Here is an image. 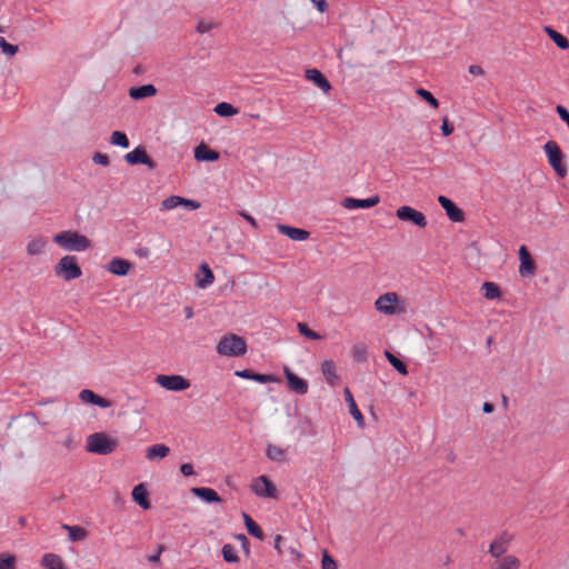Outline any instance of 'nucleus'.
Segmentation results:
<instances>
[{
    "label": "nucleus",
    "instance_id": "49",
    "mask_svg": "<svg viewBox=\"0 0 569 569\" xmlns=\"http://www.w3.org/2000/svg\"><path fill=\"white\" fill-rule=\"evenodd\" d=\"M441 132L445 137H448L453 132V126L449 122L447 117L442 119Z\"/></svg>",
    "mask_w": 569,
    "mask_h": 569
},
{
    "label": "nucleus",
    "instance_id": "54",
    "mask_svg": "<svg viewBox=\"0 0 569 569\" xmlns=\"http://www.w3.org/2000/svg\"><path fill=\"white\" fill-rule=\"evenodd\" d=\"M240 216L242 218H244L251 224L252 228L258 229V222H257V220L252 216H250V214H248L247 212H243V211L240 212Z\"/></svg>",
    "mask_w": 569,
    "mask_h": 569
},
{
    "label": "nucleus",
    "instance_id": "22",
    "mask_svg": "<svg viewBox=\"0 0 569 569\" xmlns=\"http://www.w3.org/2000/svg\"><path fill=\"white\" fill-rule=\"evenodd\" d=\"M321 372L328 385L335 387L339 382V376L337 375V367L332 360H325L321 363Z\"/></svg>",
    "mask_w": 569,
    "mask_h": 569
},
{
    "label": "nucleus",
    "instance_id": "38",
    "mask_svg": "<svg viewBox=\"0 0 569 569\" xmlns=\"http://www.w3.org/2000/svg\"><path fill=\"white\" fill-rule=\"evenodd\" d=\"M214 112L220 117H230L237 114L238 109L228 102H220L214 107Z\"/></svg>",
    "mask_w": 569,
    "mask_h": 569
},
{
    "label": "nucleus",
    "instance_id": "19",
    "mask_svg": "<svg viewBox=\"0 0 569 569\" xmlns=\"http://www.w3.org/2000/svg\"><path fill=\"white\" fill-rule=\"evenodd\" d=\"M196 283L200 289H207L214 281V274L207 263H202L196 274Z\"/></svg>",
    "mask_w": 569,
    "mask_h": 569
},
{
    "label": "nucleus",
    "instance_id": "37",
    "mask_svg": "<svg viewBox=\"0 0 569 569\" xmlns=\"http://www.w3.org/2000/svg\"><path fill=\"white\" fill-rule=\"evenodd\" d=\"M481 289L483 296L489 300L499 299L501 296L499 287L493 282H485Z\"/></svg>",
    "mask_w": 569,
    "mask_h": 569
},
{
    "label": "nucleus",
    "instance_id": "17",
    "mask_svg": "<svg viewBox=\"0 0 569 569\" xmlns=\"http://www.w3.org/2000/svg\"><path fill=\"white\" fill-rule=\"evenodd\" d=\"M284 376L287 378L288 387L290 390L295 391L298 395H306L308 392V383L306 380L296 376L288 368H284Z\"/></svg>",
    "mask_w": 569,
    "mask_h": 569
},
{
    "label": "nucleus",
    "instance_id": "21",
    "mask_svg": "<svg viewBox=\"0 0 569 569\" xmlns=\"http://www.w3.org/2000/svg\"><path fill=\"white\" fill-rule=\"evenodd\" d=\"M79 399L82 402L92 403L100 408H109L111 406L109 400L96 395L93 391H91L89 389L81 390L79 393Z\"/></svg>",
    "mask_w": 569,
    "mask_h": 569
},
{
    "label": "nucleus",
    "instance_id": "20",
    "mask_svg": "<svg viewBox=\"0 0 569 569\" xmlns=\"http://www.w3.org/2000/svg\"><path fill=\"white\" fill-rule=\"evenodd\" d=\"M278 231L293 241H305L309 238V231L300 228H295L286 224H278Z\"/></svg>",
    "mask_w": 569,
    "mask_h": 569
},
{
    "label": "nucleus",
    "instance_id": "51",
    "mask_svg": "<svg viewBox=\"0 0 569 569\" xmlns=\"http://www.w3.org/2000/svg\"><path fill=\"white\" fill-rule=\"evenodd\" d=\"M237 540L241 542V547L246 553L250 552V546L247 537L243 533H239L236 536Z\"/></svg>",
    "mask_w": 569,
    "mask_h": 569
},
{
    "label": "nucleus",
    "instance_id": "26",
    "mask_svg": "<svg viewBox=\"0 0 569 569\" xmlns=\"http://www.w3.org/2000/svg\"><path fill=\"white\" fill-rule=\"evenodd\" d=\"M194 159L197 161H217L219 153L210 149L206 143L201 142L194 148Z\"/></svg>",
    "mask_w": 569,
    "mask_h": 569
},
{
    "label": "nucleus",
    "instance_id": "25",
    "mask_svg": "<svg viewBox=\"0 0 569 569\" xmlns=\"http://www.w3.org/2000/svg\"><path fill=\"white\" fill-rule=\"evenodd\" d=\"M343 395H345V400L348 403L350 415L357 421L359 427H363L365 426L363 416H362L361 411L358 409L350 389L345 388Z\"/></svg>",
    "mask_w": 569,
    "mask_h": 569
},
{
    "label": "nucleus",
    "instance_id": "6",
    "mask_svg": "<svg viewBox=\"0 0 569 569\" xmlns=\"http://www.w3.org/2000/svg\"><path fill=\"white\" fill-rule=\"evenodd\" d=\"M543 150L548 158L549 164L557 172V174L561 178L566 177L568 170H567V167L562 162L563 154H562V151H561L560 147L558 146V143L553 140H550L545 143Z\"/></svg>",
    "mask_w": 569,
    "mask_h": 569
},
{
    "label": "nucleus",
    "instance_id": "32",
    "mask_svg": "<svg viewBox=\"0 0 569 569\" xmlns=\"http://www.w3.org/2000/svg\"><path fill=\"white\" fill-rule=\"evenodd\" d=\"M543 31L548 34V37L555 42V44L558 48L562 50L569 49V40L561 33L556 31L553 28H551L550 26H545Z\"/></svg>",
    "mask_w": 569,
    "mask_h": 569
},
{
    "label": "nucleus",
    "instance_id": "44",
    "mask_svg": "<svg viewBox=\"0 0 569 569\" xmlns=\"http://www.w3.org/2000/svg\"><path fill=\"white\" fill-rule=\"evenodd\" d=\"M0 569H16V557L8 553H1Z\"/></svg>",
    "mask_w": 569,
    "mask_h": 569
},
{
    "label": "nucleus",
    "instance_id": "15",
    "mask_svg": "<svg viewBox=\"0 0 569 569\" xmlns=\"http://www.w3.org/2000/svg\"><path fill=\"white\" fill-rule=\"evenodd\" d=\"M519 273L522 277L532 276L536 271V263L526 246L519 248Z\"/></svg>",
    "mask_w": 569,
    "mask_h": 569
},
{
    "label": "nucleus",
    "instance_id": "50",
    "mask_svg": "<svg viewBox=\"0 0 569 569\" xmlns=\"http://www.w3.org/2000/svg\"><path fill=\"white\" fill-rule=\"evenodd\" d=\"M94 163L101 164V166H108L109 164V157L106 153H96L92 158Z\"/></svg>",
    "mask_w": 569,
    "mask_h": 569
},
{
    "label": "nucleus",
    "instance_id": "24",
    "mask_svg": "<svg viewBox=\"0 0 569 569\" xmlns=\"http://www.w3.org/2000/svg\"><path fill=\"white\" fill-rule=\"evenodd\" d=\"M158 92L153 84H143L140 87H132L129 89V97L133 100H141L156 96Z\"/></svg>",
    "mask_w": 569,
    "mask_h": 569
},
{
    "label": "nucleus",
    "instance_id": "55",
    "mask_svg": "<svg viewBox=\"0 0 569 569\" xmlns=\"http://www.w3.org/2000/svg\"><path fill=\"white\" fill-rule=\"evenodd\" d=\"M320 12H325L328 9L326 0H310Z\"/></svg>",
    "mask_w": 569,
    "mask_h": 569
},
{
    "label": "nucleus",
    "instance_id": "5",
    "mask_svg": "<svg viewBox=\"0 0 569 569\" xmlns=\"http://www.w3.org/2000/svg\"><path fill=\"white\" fill-rule=\"evenodd\" d=\"M54 274L64 281H71L82 276V270L74 256L62 257L53 268Z\"/></svg>",
    "mask_w": 569,
    "mask_h": 569
},
{
    "label": "nucleus",
    "instance_id": "53",
    "mask_svg": "<svg viewBox=\"0 0 569 569\" xmlns=\"http://www.w3.org/2000/svg\"><path fill=\"white\" fill-rule=\"evenodd\" d=\"M252 371L248 370V369H244V370H237L234 372V375L237 377H240V378H243V379H248V380H252Z\"/></svg>",
    "mask_w": 569,
    "mask_h": 569
},
{
    "label": "nucleus",
    "instance_id": "28",
    "mask_svg": "<svg viewBox=\"0 0 569 569\" xmlns=\"http://www.w3.org/2000/svg\"><path fill=\"white\" fill-rule=\"evenodd\" d=\"M132 499L144 510H148L151 507L148 499V491L143 483H139L133 488Z\"/></svg>",
    "mask_w": 569,
    "mask_h": 569
},
{
    "label": "nucleus",
    "instance_id": "12",
    "mask_svg": "<svg viewBox=\"0 0 569 569\" xmlns=\"http://www.w3.org/2000/svg\"><path fill=\"white\" fill-rule=\"evenodd\" d=\"M124 160L131 166L142 163L148 166L150 169L156 168V162L148 156L146 149L142 147H138L128 152L124 156Z\"/></svg>",
    "mask_w": 569,
    "mask_h": 569
},
{
    "label": "nucleus",
    "instance_id": "43",
    "mask_svg": "<svg viewBox=\"0 0 569 569\" xmlns=\"http://www.w3.org/2000/svg\"><path fill=\"white\" fill-rule=\"evenodd\" d=\"M298 330L302 336H305L308 339H311V340H320L321 339V336L319 333L309 329V327L303 322L298 323Z\"/></svg>",
    "mask_w": 569,
    "mask_h": 569
},
{
    "label": "nucleus",
    "instance_id": "57",
    "mask_svg": "<svg viewBox=\"0 0 569 569\" xmlns=\"http://www.w3.org/2000/svg\"><path fill=\"white\" fill-rule=\"evenodd\" d=\"M162 551H163V547L160 546L159 549H158V552L156 555H152V556L149 557V561L158 562L160 560V555H161Z\"/></svg>",
    "mask_w": 569,
    "mask_h": 569
},
{
    "label": "nucleus",
    "instance_id": "30",
    "mask_svg": "<svg viewBox=\"0 0 569 569\" xmlns=\"http://www.w3.org/2000/svg\"><path fill=\"white\" fill-rule=\"evenodd\" d=\"M170 452V448L163 443L150 446L146 450V458L150 461L166 458Z\"/></svg>",
    "mask_w": 569,
    "mask_h": 569
},
{
    "label": "nucleus",
    "instance_id": "48",
    "mask_svg": "<svg viewBox=\"0 0 569 569\" xmlns=\"http://www.w3.org/2000/svg\"><path fill=\"white\" fill-rule=\"evenodd\" d=\"M321 568L322 569H338L336 561L328 555L327 551H325L322 555Z\"/></svg>",
    "mask_w": 569,
    "mask_h": 569
},
{
    "label": "nucleus",
    "instance_id": "34",
    "mask_svg": "<svg viewBox=\"0 0 569 569\" xmlns=\"http://www.w3.org/2000/svg\"><path fill=\"white\" fill-rule=\"evenodd\" d=\"M248 532L254 538L262 540L264 535L260 526L246 512L242 513Z\"/></svg>",
    "mask_w": 569,
    "mask_h": 569
},
{
    "label": "nucleus",
    "instance_id": "18",
    "mask_svg": "<svg viewBox=\"0 0 569 569\" xmlns=\"http://www.w3.org/2000/svg\"><path fill=\"white\" fill-rule=\"evenodd\" d=\"M48 240L42 236H37L29 239L26 252L29 257L41 256L46 252Z\"/></svg>",
    "mask_w": 569,
    "mask_h": 569
},
{
    "label": "nucleus",
    "instance_id": "7",
    "mask_svg": "<svg viewBox=\"0 0 569 569\" xmlns=\"http://www.w3.org/2000/svg\"><path fill=\"white\" fill-rule=\"evenodd\" d=\"M156 382L170 391H183L190 388V381L180 375H158Z\"/></svg>",
    "mask_w": 569,
    "mask_h": 569
},
{
    "label": "nucleus",
    "instance_id": "10",
    "mask_svg": "<svg viewBox=\"0 0 569 569\" xmlns=\"http://www.w3.org/2000/svg\"><path fill=\"white\" fill-rule=\"evenodd\" d=\"M396 216L399 220L410 221L419 228H425L427 226L426 216L422 212L409 206H402L398 208Z\"/></svg>",
    "mask_w": 569,
    "mask_h": 569
},
{
    "label": "nucleus",
    "instance_id": "61",
    "mask_svg": "<svg viewBox=\"0 0 569 569\" xmlns=\"http://www.w3.org/2000/svg\"><path fill=\"white\" fill-rule=\"evenodd\" d=\"M282 540V537L280 535H278L276 538H274V548L281 552V549H280V542Z\"/></svg>",
    "mask_w": 569,
    "mask_h": 569
},
{
    "label": "nucleus",
    "instance_id": "23",
    "mask_svg": "<svg viewBox=\"0 0 569 569\" xmlns=\"http://www.w3.org/2000/svg\"><path fill=\"white\" fill-rule=\"evenodd\" d=\"M306 78L313 82L323 92H328L331 89L330 82L318 69H308L306 71Z\"/></svg>",
    "mask_w": 569,
    "mask_h": 569
},
{
    "label": "nucleus",
    "instance_id": "13",
    "mask_svg": "<svg viewBox=\"0 0 569 569\" xmlns=\"http://www.w3.org/2000/svg\"><path fill=\"white\" fill-rule=\"evenodd\" d=\"M379 202H380V197L376 194V196H372L367 199H356L352 197H346L342 200L341 204L343 208H346L348 210H353V209L372 208V207L377 206Z\"/></svg>",
    "mask_w": 569,
    "mask_h": 569
},
{
    "label": "nucleus",
    "instance_id": "59",
    "mask_svg": "<svg viewBox=\"0 0 569 569\" xmlns=\"http://www.w3.org/2000/svg\"><path fill=\"white\" fill-rule=\"evenodd\" d=\"M183 311L187 319H191L193 317V309L191 307H184Z\"/></svg>",
    "mask_w": 569,
    "mask_h": 569
},
{
    "label": "nucleus",
    "instance_id": "27",
    "mask_svg": "<svg viewBox=\"0 0 569 569\" xmlns=\"http://www.w3.org/2000/svg\"><path fill=\"white\" fill-rule=\"evenodd\" d=\"M131 269V263L121 258H113L108 266V271L116 276H126Z\"/></svg>",
    "mask_w": 569,
    "mask_h": 569
},
{
    "label": "nucleus",
    "instance_id": "9",
    "mask_svg": "<svg viewBox=\"0 0 569 569\" xmlns=\"http://www.w3.org/2000/svg\"><path fill=\"white\" fill-rule=\"evenodd\" d=\"M513 536L507 531L496 537L489 545L488 552L492 558H499L500 556L508 555L507 551L510 547Z\"/></svg>",
    "mask_w": 569,
    "mask_h": 569
},
{
    "label": "nucleus",
    "instance_id": "8",
    "mask_svg": "<svg viewBox=\"0 0 569 569\" xmlns=\"http://www.w3.org/2000/svg\"><path fill=\"white\" fill-rule=\"evenodd\" d=\"M178 207H184L188 210H197L201 207V203L196 200L187 199L180 196H170L163 199L160 204V209L162 211H170Z\"/></svg>",
    "mask_w": 569,
    "mask_h": 569
},
{
    "label": "nucleus",
    "instance_id": "60",
    "mask_svg": "<svg viewBox=\"0 0 569 569\" xmlns=\"http://www.w3.org/2000/svg\"><path fill=\"white\" fill-rule=\"evenodd\" d=\"M64 447L68 449L73 448V439L71 436H68L67 439L63 442Z\"/></svg>",
    "mask_w": 569,
    "mask_h": 569
},
{
    "label": "nucleus",
    "instance_id": "3",
    "mask_svg": "<svg viewBox=\"0 0 569 569\" xmlns=\"http://www.w3.org/2000/svg\"><path fill=\"white\" fill-rule=\"evenodd\" d=\"M118 447V440L106 432H94L87 438L86 449L88 452L107 456Z\"/></svg>",
    "mask_w": 569,
    "mask_h": 569
},
{
    "label": "nucleus",
    "instance_id": "42",
    "mask_svg": "<svg viewBox=\"0 0 569 569\" xmlns=\"http://www.w3.org/2000/svg\"><path fill=\"white\" fill-rule=\"evenodd\" d=\"M352 357L356 361L362 362L367 360L368 350L365 345H355L351 349Z\"/></svg>",
    "mask_w": 569,
    "mask_h": 569
},
{
    "label": "nucleus",
    "instance_id": "45",
    "mask_svg": "<svg viewBox=\"0 0 569 569\" xmlns=\"http://www.w3.org/2000/svg\"><path fill=\"white\" fill-rule=\"evenodd\" d=\"M0 48L2 52L8 57H13L18 52V46L7 42V40L0 36Z\"/></svg>",
    "mask_w": 569,
    "mask_h": 569
},
{
    "label": "nucleus",
    "instance_id": "14",
    "mask_svg": "<svg viewBox=\"0 0 569 569\" xmlns=\"http://www.w3.org/2000/svg\"><path fill=\"white\" fill-rule=\"evenodd\" d=\"M493 559L495 561L490 565V569H521L522 567L521 559L513 553H508Z\"/></svg>",
    "mask_w": 569,
    "mask_h": 569
},
{
    "label": "nucleus",
    "instance_id": "47",
    "mask_svg": "<svg viewBox=\"0 0 569 569\" xmlns=\"http://www.w3.org/2000/svg\"><path fill=\"white\" fill-rule=\"evenodd\" d=\"M214 28H217V24L214 22H211V21L200 20L198 22V24H197V31L199 33H207V32L211 31Z\"/></svg>",
    "mask_w": 569,
    "mask_h": 569
},
{
    "label": "nucleus",
    "instance_id": "58",
    "mask_svg": "<svg viewBox=\"0 0 569 569\" xmlns=\"http://www.w3.org/2000/svg\"><path fill=\"white\" fill-rule=\"evenodd\" d=\"M482 410H483L485 413H491V412H493L495 407L490 402H485L483 406H482Z\"/></svg>",
    "mask_w": 569,
    "mask_h": 569
},
{
    "label": "nucleus",
    "instance_id": "52",
    "mask_svg": "<svg viewBox=\"0 0 569 569\" xmlns=\"http://www.w3.org/2000/svg\"><path fill=\"white\" fill-rule=\"evenodd\" d=\"M180 471L186 477L192 476L194 473L193 466L191 463L181 465Z\"/></svg>",
    "mask_w": 569,
    "mask_h": 569
},
{
    "label": "nucleus",
    "instance_id": "29",
    "mask_svg": "<svg viewBox=\"0 0 569 569\" xmlns=\"http://www.w3.org/2000/svg\"><path fill=\"white\" fill-rule=\"evenodd\" d=\"M191 492L198 498L204 500L206 502H221L222 499L219 495L211 488L207 487H194L191 489Z\"/></svg>",
    "mask_w": 569,
    "mask_h": 569
},
{
    "label": "nucleus",
    "instance_id": "31",
    "mask_svg": "<svg viewBox=\"0 0 569 569\" xmlns=\"http://www.w3.org/2000/svg\"><path fill=\"white\" fill-rule=\"evenodd\" d=\"M43 569H66L63 560L56 553H46L41 559Z\"/></svg>",
    "mask_w": 569,
    "mask_h": 569
},
{
    "label": "nucleus",
    "instance_id": "2",
    "mask_svg": "<svg viewBox=\"0 0 569 569\" xmlns=\"http://www.w3.org/2000/svg\"><path fill=\"white\" fill-rule=\"evenodd\" d=\"M375 308L386 316H395L406 313L408 303L397 292L391 291L380 295L375 301Z\"/></svg>",
    "mask_w": 569,
    "mask_h": 569
},
{
    "label": "nucleus",
    "instance_id": "41",
    "mask_svg": "<svg viewBox=\"0 0 569 569\" xmlns=\"http://www.w3.org/2000/svg\"><path fill=\"white\" fill-rule=\"evenodd\" d=\"M418 97L428 102L432 108L437 109L439 107V101L432 96L431 92L423 88H418L416 90Z\"/></svg>",
    "mask_w": 569,
    "mask_h": 569
},
{
    "label": "nucleus",
    "instance_id": "62",
    "mask_svg": "<svg viewBox=\"0 0 569 569\" xmlns=\"http://www.w3.org/2000/svg\"><path fill=\"white\" fill-rule=\"evenodd\" d=\"M139 254L141 257H147L148 256V249H141Z\"/></svg>",
    "mask_w": 569,
    "mask_h": 569
},
{
    "label": "nucleus",
    "instance_id": "35",
    "mask_svg": "<svg viewBox=\"0 0 569 569\" xmlns=\"http://www.w3.org/2000/svg\"><path fill=\"white\" fill-rule=\"evenodd\" d=\"M61 528L68 531V536L71 541H81L88 536L87 530L80 526L62 525Z\"/></svg>",
    "mask_w": 569,
    "mask_h": 569
},
{
    "label": "nucleus",
    "instance_id": "40",
    "mask_svg": "<svg viewBox=\"0 0 569 569\" xmlns=\"http://www.w3.org/2000/svg\"><path fill=\"white\" fill-rule=\"evenodd\" d=\"M222 557L227 562L234 563L238 562L239 557L233 546L226 543L222 547Z\"/></svg>",
    "mask_w": 569,
    "mask_h": 569
},
{
    "label": "nucleus",
    "instance_id": "36",
    "mask_svg": "<svg viewBox=\"0 0 569 569\" xmlns=\"http://www.w3.org/2000/svg\"><path fill=\"white\" fill-rule=\"evenodd\" d=\"M385 356L389 363L401 375L406 376L408 375L407 365L401 361L399 358H397L393 353L390 351H385Z\"/></svg>",
    "mask_w": 569,
    "mask_h": 569
},
{
    "label": "nucleus",
    "instance_id": "46",
    "mask_svg": "<svg viewBox=\"0 0 569 569\" xmlns=\"http://www.w3.org/2000/svg\"><path fill=\"white\" fill-rule=\"evenodd\" d=\"M252 380L257 381L259 383H270V382H277L279 379L271 375H262V373H252Z\"/></svg>",
    "mask_w": 569,
    "mask_h": 569
},
{
    "label": "nucleus",
    "instance_id": "39",
    "mask_svg": "<svg viewBox=\"0 0 569 569\" xmlns=\"http://www.w3.org/2000/svg\"><path fill=\"white\" fill-rule=\"evenodd\" d=\"M110 143L113 146H119L121 148H128L129 139L124 132L113 131L110 136Z\"/></svg>",
    "mask_w": 569,
    "mask_h": 569
},
{
    "label": "nucleus",
    "instance_id": "1",
    "mask_svg": "<svg viewBox=\"0 0 569 569\" xmlns=\"http://www.w3.org/2000/svg\"><path fill=\"white\" fill-rule=\"evenodd\" d=\"M53 242L66 251L82 252L91 248L90 239L78 231L66 230L53 236Z\"/></svg>",
    "mask_w": 569,
    "mask_h": 569
},
{
    "label": "nucleus",
    "instance_id": "4",
    "mask_svg": "<svg viewBox=\"0 0 569 569\" xmlns=\"http://www.w3.org/2000/svg\"><path fill=\"white\" fill-rule=\"evenodd\" d=\"M217 352L226 357H241L247 352V342L236 333H227L218 342Z\"/></svg>",
    "mask_w": 569,
    "mask_h": 569
},
{
    "label": "nucleus",
    "instance_id": "33",
    "mask_svg": "<svg viewBox=\"0 0 569 569\" xmlns=\"http://www.w3.org/2000/svg\"><path fill=\"white\" fill-rule=\"evenodd\" d=\"M266 455L272 461L283 462L287 458V450L277 445L268 443Z\"/></svg>",
    "mask_w": 569,
    "mask_h": 569
},
{
    "label": "nucleus",
    "instance_id": "11",
    "mask_svg": "<svg viewBox=\"0 0 569 569\" xmlns=\"http://www.w3.org/2000/svg\"><path fill=\"white\" fill-rule=\"evenodd\" d=\"M251 489L259 497H266V498H276L277 497L276 486L266 476H260V477L256 478L252 481Z\"/></svg>",
    "mask_w": 569,
    "mask_h": 569
},
{
    "label": "nucleus",
    "instance_id": "56",
    "mask_svg": "<svg viewBox=\"0 0 569 569\" xmlns=\"http://www.w3.org/2000/svg\"><path fill=\"white\" fill-rule=\"evenodd\" d=\"M469 72L473 76H482L483 69L478 64H472L469 67Z\"/></svg>",
    "mask_w": 569,
    "mask_h": 569
},
{
    "label": "nucleus",
    "instance_id": "16",
    "mask_svg": "<svg viewBox=\"0 0 569 569\" xmlns=\"http://www.w3.org/2000/svg\"><path fill=\"white\" fill-rule=\"evenodd\" d=\"M438 202L446 210L447 216L453 222H461L465 219L463 211L453 201L445 196L438 197Z\"/></svg>",
    "mask_w": 569,
    "mask_h": 569
}]
</instances>
